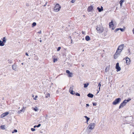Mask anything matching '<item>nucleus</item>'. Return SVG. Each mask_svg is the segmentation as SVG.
<instances>
[{
  "mask_svg": "<svg viewBox=\"0 0 134 134\" xmlns=\"http://www.w3.org/2000/svg\"><path fill=\"white\" fill-rule=\"evenodd\" d=\"M1 40H2V41L0 40V46H3L4 45L5 43H6L7 40L5 37H3L1 38Z\"/></svg>",
  "mask_w": 134,
  "mask_h": 134,
  "instance_id": "f257e3e1",
  "label": "nucleus"
},
{
  "mask_svg": "<svg viewBox=\"0 0 134 134\" xmlns=\"http://www.w3.org/2000/svg\"><path fill=\"white\" fill-rule=\"evenodd\" d=\"M124 46V44H122L120 45L118 47L116 52H118L119 53H120L122 50Z\"/></svg>",
  "mask_w": 134,
  "mask_h": 134,
  "instance_id": "f03ea898",
  "label": "nucleus"
},
{
  "mask_svg": "<svg viewBox=\"0 0 134 134\" xmlns=\"http://www.w3.org/2000/svg\"><path fill=\"white\" fill-rule=\"evenodd\" d=\"M121 100V98H117L113 102V104L115 105L119 103Z\"/></svg>",
  "mask_w": 134,
  "mask_h": 134,
  "instance_id": "7ed1b4c3",
  "label": "nucleus"
},
{
  "mask_svg": "<svg viewBox=\"0 0 134 134\" xmlns=\"http://www.w3.org/2000/svg\"><path fill=\"white\" fill-rule=\"evenodd\" d=\"M96 30L99 33H102L104 30L103 28L100 25L98 26L96 28Z\"/></svg>",
  "mask_w": 134,
  "mask_h": 134,
  "instance_id": "20e7f679",
  "label": "nucleus"
},
{
  "mask_svg": "<svg viewBox=\"0 0 134 134\" xmlns=\"http://www.w3.org/2000/svg\"><path fill=\"white\" fill-rule=\"evenodd\" d=\"M95 125V124L94 123H91L87 127L89 130H92L93 129Z\"/></svg>",
  "mask_w": 134,
  "mask_h": 134,
  "instance_id": "39448f33",
  "label": "nucleus"
},
{
  "mask_svg": "<svg viewBox=\"0 0 134 134\" xmlns=\"http://www.w3.org/2000/svg\"><path fill=\"white\" fill-rule=\"evenodd\" d=\"M109 27L111 28L112 30H114V25L113 24V21L112 20L111 21V22L109 23Z\"/></svg>",
  "mask_w": 134,
  "mask_h": 134,
  "instance_id": "423d86ee",
  "label": "nucleus"
},
{
  "mask_svg": "<svg viewBox=\"0 0 134 134\" xmlns=\"http://www.w3.org/2000/svg\"><path fill=\"white\" fill-rule=\"evenodd\" d=\"M125 101L126 100H124L123 102L120 104L119 107V109L123 107L126 105L127 103V102H125Z\"/></svg>",
  "mask_w": 134,
  "mask_h": 134,
  "instance_id": "0eeeda50",
  "label": "nucleus"
},
{
  "mask_svg": "<svg viewBox=\"0 0 134 134\" xmlns=\"http://www.w3.org/2000/svg\"><path fill=\"white\" fill-rule=\"evenodd\" d=\"M54 11L55 12H57L59 11V4H58L55 5L54 7Z\"/></svg>",
  "mask_w": 134,
  "mask_h": 134,
  "instance_id": "6e6552de",
  "label": "nucleus"
},
{
  "mask_svg": "<svg viewBox=\"0 0 134 134\" xmlns=\"http://www.w3.org/2000/svg\"><path fill=\"white\" fill-rule=\"evenodd\" d=\"M126 63L127 65H129L131 63V60L129 58L127 57L126 58Z\"/></svg>",
  "mask_w": 134,
  "mask_h": 134,
  "instance_id": "1a4fd4ad",
  "label": "nucleus"
},
{
  "mask_svg": "<svg viewBox=\"0 0 134 134\" xmlns=\"http://www.w3.org/2000/svg\"><path fill=\"white\" fill-rule=\"evenodd\" d=\"M9 114L8 112H6L4 113H3L1 115L0 117L1 118H3L5 116Z\"/></svg>",
  "mask_w": 134,
  "mask_h": 134,
  "instance_id": "9d476101",
  "label": "nucleus"
},
{
  "mask_svg": "<svg viewBox=\"0 0 134 134\" xmlns=\"http://www.w3.org/2000/svg\"><path fill=\"white\" fill-rule=\"evenodd\" d=\"M93 9V7L92 5H91L88 7L87 9V11L88 12H91Z\"/></svg>",
  "mask_w": 134,
  "mask_h": 134,
  "instance_id": "9b49d317",
  "label": "nucleus"
},
{
  "mask_svg": "<svg viewBox=\"0 0 134 134\" xmlns=\"http://www.w3.org/2000/svg\"><path fill=\"white\" fill-rule=\"evenodd\" d=\"M120 53H119L118 52H116L115 54H114V58L115 59H116L118 57V55H120Z\"/></svg>",
  "mask_w": 134,
  "mask_h": 134,
  "instance_id": "f8f14e48",
  "label": "nucleus"
},
{
  "mask_svg": "<svg viewBox=\"0 0 134 134\" xmlns=\"http://www.w3.org/2000/svg\"><path fill=\"white\" fill-rule=\"evenodd\" d=\"M32 109L35 111H37L39 110L38 107H37V106H35L34 107H32Z\"/></svg>",
  "mask_w": 134,
  "mask_h": 134,
  "instance_id": "ddd939ff",
  "label": "nucleus"
},
{
  "mask_svg": "<svg viewBox=\"0 0 134 134\" xmlns=\"http://www.w3.org/2000/svg\"><path fill=\"white\" fill-rule=\"evenodd\" d=\"M66 73L68 74V76L69 77H72V74L71 73L69 70H66Z\"/></svg>",
  "mask_w": 134,
  "mask_h": 134,
  "instance_id": "4468645a",
  "label": "nucleus"
},
{
  "mask_svg": "<svg viewBox=\"0 0 134 134\" xmlns=\"http://www.w3.org/2000/svg\"><path fill=\"white\" fill-rule=\"evenodd\" d=\"M119 30H120L121 31H124L125 30V29H122V28H117L115 30V32H116V31H118Z\"/></svg>",
  "mask_w": 134,
  "mask_h": 134,
  "instance_id": "2eb2a0df",
  "label": "nucleus"
},
{
  "mask_svg": "<svg viewBox=\"0 0 134 134\" xmlns=\"http://www.w3.org/2000/svg\"><path fill=\"white\" fill-rule=\"evenodd\" d=\"M16 66L17 65H16L14 64L12 65V68L13 70H14L16 71Z\"/></svg>",
  "mask_w": 134,
  "mask_h": 134,
  "instance_id": "dca6fc26",
  "label": "nucleus"
},
{
  "mask_svg": "<svg viewBox=\"0 0 134 134\" xmlns=\"http://www.w3.org/2000/svg\"><path fill=\"white\" fill-rule=\"evenodd\" d=\"M115 68H116V71L117 72L121 70L120 67V66H116Z\"/></svg>",
  "mask_w": 134,
  "mask_h": 134,
  "instance_id": "f3484780",
  "label": "nucleus"
},
{
  "mask_svg": "<svg viewBox=\"0 0 134 134\" xmlns=\"http://www.w3.org/2000/svg\"><path fill=\"white\" fill-rule=\"evenodd\" d=\"M87 96L91 98H92L93 97L94 95L93 94H92L91 93H88L87 95Z\"/></svg>",
  "mask_w": 134,
  "mask_h": 134,
  "instance_id": "a211bd4d",
  "label": "nucleus"
},
{
  "mask_svg": "<svg viewBox=\"0 0 134 134\" xmlns=\"http://www.w3.org/2000/svg\"><path fill=\"white\" fill-rule=\"evenodd\" d=\"M101 8L99 7H98L97 8V9L98 10V11L99 12H101L103 10V7L102 6H101Z\"/></svg>",
  "mask_w": 134,
  "mask_h": 134,
  "instance_id": "6ab92c4d",
  "label": "nucleus"
},
{
  "mask_svg": "<svg viewBox=\"0 0 134 134\" xmlns=\"http://www.w3.org/2000/svg\"><path fill=\"white\" fill-rule=\"evenodd\" d=\"M85 39L87 41L90 40V37L88 36H87L85 37Z\"/></svg>",
  "mask_w": 134,
  "mask_h": 134,
  "instance_id": "aec40b11",
  "label": "nucleus"
},
{
  "mask_svg": "<svg viewBox=\"0 0 134 134\" xmlns=\"http://www.w3.org/2000/svg\"><path fill=\"white\" fill-rule=\"evenodd\" d=\"M24 107H23V108L21 109L20 110L18 111V113L19 114H20L21 112L23 111L24 112L25 111V109H24Z\"/></svg>",
  "mask_w": 134,
  "mask_h": 134,
  "instance_id": "412c9836",
  "label": "nucleus"
},
{
  "mask_svg": "<svg viewBox=\"0 0 134 134\" xmlns=\"http://www.w3.org/2000/svg\"><path fill=\"white\" fill-rule=\"evenodd\" d=\"M0 128L2 130L5 129V126L4 125H2L0 126Z\"/></svg>",
  "mask_w": 134,
  "mask_h": 134,
  "instance_id": "4be33fe9",
  "label": "nucleus"
},
{
  "mask_svg": "<svg viewBox=\"0 0 134 134\" xmlns=\"http://www.w3.org/2000/svg\"><path fill=\"white\" fill-rule=\"evenodd\" d=\"M68 123H66L65 125L64 129H66L68 127Z\"/></svg>",
  "mask_w": 134,
  "mask_h": 134,
  "instance_id": "5701e85b",
  "label": "nucleus"
},
{
  "mask_svg": "<svg viewBox=\"0 0 134 134\" xmlns=\"http://www.w3.org/2000/svg\"><path fill=\"white\" fill-rule=\"evenodd\" d=\"M89 83H85L84 84V88H86L87 87Z\"/></svg>",
  "mask_w": 134,
  "mask_h": 134,
  "instance_id": "b1692460",
  "label": "nucleus"
},
{
  "mask_svg": "<svg viewBox=\"0 0 134 134\" xmlns=\"http://www.w3.org/2000/svg\"><path fill=\"white\" fill-rule=\"evenodd\" d=\"M124 0H121L120 2V3L121 6L122 5L123 3L124 2Z\"/></svg>",
  "mask_w": 134,
  "mask_h": 134,
  "instance_id": "393cba45",
  "label": "nucleus"
},
{
  "mask_svg": "<svg viewBox=\"0 0 134 134\" xmlns=\"http://www.w3.org/2000/svg\"><path fill=\"white\" fill-rule=\"evenodd\" d=\"M85 118L86 119L87 122H88L90 119L89 118L87 117L86 116H84Z\"/></svg>",
  "mask_w": 134,
  "mask_h": 134,
  "instance_id": "a878e982",
  "label": "nucleus"
},
{
  "mask_svg": "<svg viewBox=\"0 0 134 134\" xmlns=\"http://www.w3.org/2000/svg\"><path fill=\"white\" fill-rule=\"evenodd\" d=\"M70 92L71 94L73 95H75V93L74 91H73V90L71 91H70Z\"/></svg>",
  "mask_w": 134,
  "mask_h": 134,
  "instance_id": "bb28decb",
  "label": "nucleus"
},
{
  "mask_svg": "<svg viewBox=\"0 0 134 134\" xmlns=\"http://www.w3.org/2000/svg\"><path fill=\"white\" fill-rule=\"evenodd\" d=\"M100 82L98 84V86L99 87V91L100 90V87L101 86V85L100 83Z\"/></svg>",
  "mask_w": 134,
  "mask_h": 134,
  "instance_id": "cd10ccee",
  "label": "nucleus"
},
{
  "mask_svg": "<svg viewBox=\"0 0 134 134\" xmlns=\"http://www.w3.org/2000/svg\"><path fill=\"white\" fill-rule=\"evenodd\" d=\"M50 97V94L49 93H47L46 95V97L47 98L48 97Z\"/></svg>",
  "mask_w": 134,
  "mask_h": 134,
  "instance_id": "c85d7f7f",
  "label": "nucleus"
},
{
  "mask_svg": "<svg viewBox=\"0 0 134 134\" xmlns=\"http://www.w3.org/2000/svg\"><path fill=\"white\" fill-rule=\"evenodd\" d=\"M131 99L130 98L128 99L127 100L125 99L124 100H126L125 102H127H127H129L130 100H131Z\"/></svg>",
  "mask_w": 134,
  "mask_h": 134,
  "instance_id": "c756f323",
  "label": "nucleus"
},
{
  "mask_svg": "<svg viewBox=\"0 0 134 134\" xmlns=\"http://www.w3.org/2000/svg\"><path fill=\"white\" fill-rule=\"evenodd\" d=\"M36 23L35 22L33 23L32 24V26L34 27L36 25Z\"/></svg>",
  "mask_w": 134,
  "mask_h": 134,
  "instance_id": "7c9ffc66",
  "label": "nucleus"
},
{
  "mask_svg": "<svg viewBox=\"0 0 134 134\" xmlns=\"http://www.w3.org/2000/svg\"><path fill=\"white\" fill-rule=\"evenodd\" d=\"M73 87H71L70 88L69 90V92H70L71 91L73 90Z\"/></svg>",
  "mask_w": 134,
  "mask_h": 134,
  "instance_id": "2f4dec72",
  "label": "nucleus"
},
{
  "mask_svg": "<svg viewBox=\"0 0 134 134\" xmlns=\"http://www.w3.org/2000/svg\"><path fill=\"white\" fill-rule=\"evenodd\" d=\"M75 94L76 96H80V94L79 93H77V92H76V93H75Z\"/></svg>",
  "mask_w": 134,
  "mask_h": 134,
  "instance_id": "473e14b6",
  "label": "nucleus"
},
{
  "mask_svg": "<svg viewBox=\"0 0 134 134\" xmlns=\"http://www.w3.org/2000/svg\"><path fill=\"white\" fill-rule=\"evenodd\" d=\"M57 61V59L54 58L53 60V61L54 63L55 62Z\"/></svg>",
  "mask_w": 134,
  "mask_h": 134,
  "instance_id": "72a5a7b5",
  "label": "nucleus"
},
{
  "mask_svg": "<svg viewBox=\"0 0 134 134\" xmlns=\"http://www.w3.org/2000/svg\"><path fill=\"white\" fill-rule=\"evenodd\" d=\"M17 132V130H14L13 131H12V133H14V132L16 133Z\"/></svg>",
  "mask_w": 134,
  "mask_h": 134,
  "instance_id": "f704fd0d",
  "label": "nucleus"
},
{
  "mask_svg": "<svg viewBox=\"0 0 134 134\" xmlns=\"http://www.w3.org/2000/svg\"><path fill=\"white\" fill-rule=\"evenodd\" d=\"M38 97V96H36L35 97L33 98V99L34 100H37V98Z\"/></svg>",
  "mask_w": 134,
  "mask_h": 134,
  "instance_id": "c9c22d12",
  "label": "nucleus"
},
{
  "mask_svg": "<svg viewBox=\"0 0 134 134\" xmlns=\"http://www.w3.org/2000/svg\"><path fill=\"white\" fill-rule=\"evenodd\" d=\"M93 105L94 106H96L97 105V103H93Z\"/></svg>",
  "mask_w": 134,
  "mask_h": 134,
  "instance_id": "e433bc0d",
  "label": "nucleus"
},
{
  "mask_svg": "<svg viewBox=\"0 0 134 134\" xmlns=\"http://www.w3.org/2000/svg\"><path fill=\"white\" fill-rule=\"evenodd\" d=\"M31 130L32 131H35V129H34V128H31Z\"/></svg>",
  "mask_w": 134,
  "mask_h": 134,
  "instance_id": "4c0bfd02",
  "label": "nucleus"
},
{
  "mask_svg": "<svg viewBox=\"0 0 134 134\" xmlns=\"http://www.w3.org/2000/svg\"><path fill=\"white\" fill-rule=\"evenodd\" d=\"M119 63H116V66H119Z\"/></svg>",
  "mask_w": 134,
  "mask_h": 134,
  "instance_id": "58836bf2",
  "label": "nucleus"
},
{
  "mask_svg": "<svg viewBox=\"0 0 134 134\" xmlns=\"http://www.w3.org/2000/svg\"><path fill=\"white\" fill-rule=\"evenodd\" d=\"M75 1V0H71V2L72 3H74Z\"/></svg>",
  "mask_w": 134,
  "mask_h": 134,
  "instance_id": "ea45409f",
  "label": "nucleus"
},
{
  "mask_svg": "<svg viewBox=\"0 0 134 134\" xmlns=\"http://www.w3.org/2000/svg\"><path fill=\"white\" fill-rule=\"evenodd\" d=\"M41 125V124H38L37 126V127H40Z\"/></svg>",
  "mask_w": 134,
  "mask_h": 134,
  "instance_id": "a19ab883",
  "label": "nucleus"
},
{
  "mask_svg": "<svg viewBox=\"0 0 134 134\" xmlns=\"http://www.w3.org/2000/svg\"><path fill=\"white\" fill-rule=\"evenodd\" d=\"M89 106V105L88 104H86V107H87Z\"/></svg>",
  "mask_w": 134,
  "mask_h": 134,
  "instance_id": "79ce46f5",
  "label": "nucleus"
},
{
  "mask_svg": "<svg viewBox=\"0 0 134 134\" xmlns=\"http://www.w3.org/2000/svg\"><path fill=\"white\" fill-rule=\"evenodd\" d=\"M25 54L27 56H29V55H28V54H27V53H26Z\"/></svg>",
  "mask_w": 134,
  "mask_h": 134,
  "instance_id": "37998d69",
  "label": "nucleus"
},
{
  "mask_svg": "<svg viewBox=\"0 0 134 134\" xmlns=\"http://www.w3.org/2000/svg\"><path fill=\"white\" fill-rule=\"evenodd\" d=\"M132 31L133 34H134V28L133 29Z\"/></svg>",
  "mask_w": 134,
  "mask_h": 134,
  "instance_id": "c03bdc74",
  "label": "nucleus"
},
{
  "mask_svg": "<svg viewBox=\"0 0 134 134\" xmlns=\"http://www.w3.org/2000/svg\"><path fill=\"white\" fill-rule=\"evenodd\" d=\"M41 33V31H40L39 32H38V34H40Z\"/></svg>",
  "mask_w": 134,
  "mask_h": 134,
  "instance_id": "a18cd8bd",
  "label": "nucleus"
},
{
  "mask_svg": "<svg viewBox=\"0 0 134 134\" xmlns=\"http://www.w3.org/2000/svg\"><path fill=\"white\" fill-rule=\"evenodd\" d=\"M37 127V126H36V125H35V126H34V128H35V127Z\"/></svg>",
  "mask_w": 134,
  "mask_h": 134,
  "instance_id": "49530a36",
  "label": "nucleus"
},
{
  "mask_svg": "<svg viewBox=\"0 0 134 134\" xmlns=\"http://www.w3.org/2000/svg\"><path fill=\"white\" fill-rule=\"evenodd\" d=\"M57 51H59V47H58L57 49Z\"/></svg>",
  "mask_w": 134,
  "mask_h": 134,
  "instance_id": "de8ad7c7",
  "label": "nucleus"
},
{
  "mask_svg": "<svg viewBox=\"0 0 134 134\" xmlns=\"http://www.w3.org/2000/svg\"><path fill=\"white\" fill-rule=\"evenodd\" d=\"M61 49V47H59V51Z\"/></svg>",
  "mask_w": 134,
  "mask_h": 134,
  "instance_id": "09e8293b",
  "label": "nucleus"
},
{
  "mask_svg": "<svg viewBox=\"0 0 134 134\" xmlns=\"http://www.w3.org/2000/svg\"><path fill=\"white\" fill-rule=\"evenodd\" d=\"M60 7L59 6V10H60Z\"/></svg>",
  "mask_w": 134,
  "mask_h": 134,
  "instance_id": "8fccbe9b",
  "label": "nucleus"
},
{
  "mask_svg": "<svg viewBox=\"0 0 134 134\" xmlns=\"http://www.w3.org/2000/svg\"><path fill=\"white\" fill-rule=\"evenodd\" d=\"M34 97V95H32V97Z\"/></svg>",
  "mask_w": 134,
  "mask_h": 134,
  "instance_id": "3c124183",
  "label": "nucleus"
},
{
  "mask_svg": "<svg viewBox=\"0 0 134 134\" xmlns=\"http://www.w3.org/2000/svg\"><path fill=\"white\" fill-rule=\"evenodd\" d=\"M40 42H42V40H40Z\"/></svg>",
  "mask_w": 134,
  "mask_h": 134,
  "instance_id": "603ef678",
  "label": "nucleus"
},
{
  "mask_svg": "<svg viewBox=\"0 0 134 134\" xmlns=\"http://www.w3.org/2000/svg\"><path fill=\"white\" fill-rule=\"evenodd\" d=\"M128 51H129V52H130V50H129V49Z\"/></svg>",
  "mask_w": 134,
  "mask_h": 134,
  "instance_id": "864d4df0",
  "label": "nucleus"
},
{
  "mask_svg": "<svg viewBox=\"0 0 134 134\" xmlns=\"http://www.w3.org/2000/svg\"><path fill=\"white\" fill-rule=\"evenodd\" d=\"M21 64H22L23 65V63H21Z\"/></svg>",
  "mask_w": 134,
  "mask_h": 134,
  "instance_id": "5fc2aeb1",
  "label": "nucleus"
},
{
  "mask_svg": "<svg viewBox=\"0 0 134 134\" xmlns=\"http://www.w3.org/2000/svg\"><path fill=\"white\" fill-rule=\"evenodd\" d=\"M72 40H71V43H72Z\"/></svg>",
  "mask_w": 134,
  "mask_h": 134,
  "instance_id": "6e6d98bb",
  "label": "nucleus"
},
{
  "mask_svg": "<svg viewBox=\"0 0 134 134\" xmlns=\"http://www.w3.org/2000/svg\"><path fill=\"white\" fill-rule=\"evenodd\" d=\"M9 61H10L9 60H8V62H9Z\"/></svg>",
  "mask_w": 134,
  "mask_h": 134,
  "instance_id": "4d7b16f0",
  "label": "nucleus"
},
{
  "mask_svg": "<svg viewBox=\"0 0 134 134\" xmlns=\"http://www.w3.org/2000/svg\"><path fill=\"white\" fill-rule=\"evenodd\" d=\"M9 62H10V61L8 62L9 63Z\"/></svg>",
  "mask_w": 134,
  "mask_h": 134,
  "instance_id": "13d9d810",
  "label": "nucleus"
},
{
  "mask_svg": "<svg viewBox=\"0 0 134 134\" xmlns=\"http://www.w3.org/2000/svg\"><path fill=\"white\" fill-rule=\"evenodd\" d=\"M104 35H105V34H104Z\"/></svg>",
  "mask_w": 134,
  "mask_h": 134,
  "instance_id": "bf43d9fd",
  "label": "nucleus"
},
{
  "mask_svg": "<svg viewBox=\"0 0 134 134\" xmlns=\"http://www.w3.org/2000/svg\"><path fill=\"white\" fill-rule=\"evenodd\" d=\"M133 134H134V133H133Z\"/></svg>",
  "mask_w": 134,
  "mask_h": 134,
  "instance_id": "052dcab7",
  "label": "nucleus"
}]
</instances>
